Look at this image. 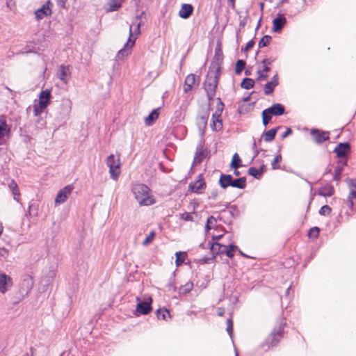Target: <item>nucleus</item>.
Returning a JSON list of instances; mask_svg holds the SVG:
<instances>
[{
  "mask_svg": "<svg viewBox=\"0 0 356 356\" xmlns=\"http://www.w3.org/2000/svg\"><path fill=\"white\" fill-rule=\"evenodd\" d=\"M8 188H10V191L13 193V199L19 202V196L20 193L18 189V186L16 181L14 179H10L8 183Z\"/></svg>",
  "mask_w": 356,
  "mask_h": 356,
  "instance_id": "nucleus-34",
  "label": "nucleus"
},
{
  "mask_svg": "<svg viewBox=\"0 0 356 356\" xmlns=\"http://www.w3.org/2000/svg\"><path fill=\"white\" fill-rule=\"evenodd\" d=\"M156 315L158 319H162L167 321L168 318H171L170 311L165 307L159 308L156 311Z\"/></svg>",
  "mask_w": 356,
  "mask_h": 356,
  "instance_id": "nucleus-36",
  "label": "nucleus"
},
{
  "mask_svg": "<svg viewBox=\"0 0 356 356\" xmlns=\"http://www.w3.org/2000/svg\"><path fill=\"white\" fill-rule=\"evenodd\" d=\"M108 7L106 9L107 13L115 12L122 7V3L119 0H110L108 3Z\"/></svg>",
  "mask_w": 356,
  "mask_h": 356,
  "instance_id": "nucleus-38",
  "label": "nucleus"
},
{
  "mask_svg": "<svg viewBox=\"0 0 356 356\" xmlns=\"http://www.w3.org/2000/svg\"><path fill=\"white\" fill-rule=\"evenodd\" d=\"M160 108L153 109L149 115L145 118V123L147 126L152 125L159 118Z\"/></svg>",
  "mask_w": 356,
  "mask_h": 356,
  "instance_id": "nucleus-33",
  "label": "nucleus"
},
{
  "mask_svg": "<svg viewBox=\"0 0 356 356\" xmlns=\"http://www.w3.org/2000/svg\"><path fill=\"white\" fill-rule=\"evenodd\" d=\"M238 247L234 244H229L228 245H223L224 254L229 258H233L234 256V250H237Z\"/></svg>",
  "mask_w": 356,
  "mask_h": 356,
  "instance_id": "nucleus-40",
  "label": "nucleus"
},
{
  "mask_svg": "<svg viewBox=\"0 0 356 356\" xmlns=\"http://www.w3.org/2000/svg\"><path fill=\"white\" fill-rule=\"evenodd\" d=\"M343 170H342V167H340V165H337L334 170L333 180L339 181L341 179V176Z\"/></svg>",
  "mask_w": 356,
  "mask_h": 356,
  "instance_id": "nucleus-57",
  "label": "nucleus"
},
{
  "mask_svg": "<svg viewBox=\"0 0 356 356\" xmlns=\"http://www.w3.org/2000/svg\"><path fill=\"white\" fill-rule=\"evenodd\" d=\"M225 105L222 101L220 97L217 98V104H216V111L215 113H217L218 114H221L223 109H224Z\"/></svg>",
  "mask_w": 356,
  "mask_h": 356,
  "instance_id": "nucleus-60",
  "label": "nucleus"
},
{
  "mask_svg": "<svg viewBox=\"0 0 356 356\" xmlns=\"http://www.w3.org/2000/svg\"><path fill=\"white\" fill-rule=\"evenodd\" d=\"M286 325V320L284 318H279L277 321V325L273 327L271 332L256 348V354L266 353L270 349L277 346L284 337V329Z\"/></svg>",
  "mask_w": 356,
  "mask_h": 356,
  "instance_id": "nucleus-1",
  "label": "nucleus"
},
{
  "mask_svg": "<svg viewBox=\"0 0 356 356\" xmlns=\"http://www.w3.org/2000/svg\"><path fill=\"white\" fill-rule=\"evenodd\" d=\"M248 174L253 177L256 179H260L262 177L259 173L258 169L255 167L249 168L248 170Z\"/></svg>",
  "mask_w": 356,
  "mask_h": 356,
  "instance_id": "nucleus-52",
  "label": "nucleus"
},
{
  "mask_svg": "<svg viewBox=\"0 0 356 356\" xmlns=\"http://www.w3.org/2000/svg\"><path fill=\"white\" fill-rule=\"evenodd\" d=\"M136 40V37H133L132 26L129 29V35L127 42L124 44V47L121 49L117 54L118 57L127 56L131 53V49L135 44Z\"/></svg>",
  "mask_w": 356,
  "mask_h": 356,
  "instance_id": "nucleus-13",
  "label": "nucleus"
},
{
  "mask_svg": "<svg viewBox=\"0 0 356 356\" xmlns=\"http://www.w3.org/2000/svg\"><path fill=\"white\" fill-rule=\"evenodd\" d=\"M222 244L219 242H209L208 246L212 254V258H216L218 254H224Z\"/></svg>",
  "mask_w": 356,
  "mask_h": 356,
  "instance_id": "nucleus-26",
  "label": "nucleus"
},
{
  "mask_svg": "<svg viewBox=\"0 0 356 356\" xmlns=\"http://www.w3.org/2000/svg\"><path fill=\"white\" fill-rule=\"evenodd\" d=\"M245 65H246L245 60H244L243 59L237 60L235 63V69H234L235 74L237 75L241 74V72H243V70L245 69Z\"/></svg>",
  "mask_w": 356,
  "mask_h": 356,
  "instance_id": "nucleus-44",
  "label": "nucleus"
},
{
  "mask_svg": "<svg viewBox=\"0 0 356 356\" xmlns=\"http://www.w3.org/2000/svg\"><path fill=\"white\" fill-rule=\"evenodd\" d=\"M73 189V184H68L60 189L55 197V204L63 203L67 200L68 195L72 192Z\"/></svg>",
  "mask_w": 356,
  "mask_h": 356,
  "instance_id": "nucleus-16",
  "label": "nucleus"
},
{
  "mask_svg": "<svg viewBox=\"0 0 356 356\" xmlns=\"http://www.w3.org/2000/svg\"><path fill=\"white\" fill-rule=\"evenodd\" d=\"M13 285L12 277L4 272H0V293L5 294Z\"/></svg>",
  "mask_w": 356,
  "mask_h": 356,
  "instance_id": "nucleus-15",
  "label": "nucleus"
},
{
  "mask_svg": "<svg viewBox=\"0 0 356 356\" xmlns=\"http://www.w3.org/2000/svg\"><path fill=\"white\" fill-rule=\"evenodd\" d=\"M38 104L40 109H45L49 105L51 98V90H42L38 96Z\"/></svg>",
  "mask_w": 356,
  "mask_h": 356,
  "instance_id": "nucleus-17",
  "label": "nucleus"
},
{
  "mask_svg": "<svg viewBox=\"0 0 356 356\" xmlns=\"http://www.w3.org/2000/svg\"><path fill=\"white\" fill-rule=\"evenodd\" d=\"M33 279L31 275H25L19 284L18 289L9 295L10 304L15 306L27 296L33 288Z\"/></svg>",
  "mask_w": 356,
  "mask_h": 356,
  "instance_id": "nucleus-4",
  "label": "nucleus"
},
{
  "mask_svg": "<svg viewBox=\"0 0 356 356\" xmlns=\"http://www.w3.org/2000/svg\"><path fill=\"white\" fill-rule=\"evenodd\" d=\"M254 44H255V42H254V39L252 38L246 43L245 46L244 47L241 48V51H245V52L248 51L249 49H250L251 48H252L254 47Z\"/></svg>",
  "mask_w": 356,
  "mask_h": 356,
  "instance_id": "nucleus-61",
  "label": "nucleus"
},
{
  "mask_svg": "<svg viewBox=\"0 0 356 356\" xmlns=\"http://www.w3.org/2000/svg\"><path fill=\"white\" fill-rule=\"evenodd\" d=\"M258 76L257 78V81H264L266 80L268 75L267 74H265L262 70H258L257 72Z\"/></svg>",
  "mask_w": 356,
  "mask_h": 356,
  "instance_id": "nucleus-64",
  "label": "nucleus"
},
{
  "mask_svg": "<svg viewBox=\"0 0 356 356\" xmlns=\"http://www.w3.org/2000/svg\"><path fill=\"white\" fill-rule=\"evenodd\" d=\"M207 187L206 182L204 179L203 175L200 174L195 181H192L188 185V191L191 193L197 194L202 193V191Z\"/></svg>",
  "mask_w": 356,
  "mask_h": 356,
  "instance_id": "nucleus-10",
  "label": "nucleus"
},
{
  "mask_svg": "<svg viewBox=\"0 0 356 356\" xmlns=\"http://www.w3.org/2000/svg\"><path fill=\"white\" fill-rule=\"evenodd\" d=\"M136 309L133 312V314L136 317H138L140 315H147L152 311V298L150 296L145 301H143L140 298L136 297Z\"/></svg>",
  "mask_w": 356,
  "mask_h": 356,
  "instance_id": "nucleus-5",
  "label": "nucleus"
},
{
  "mask_svg": "<svg viewBox=\"0 0 356 356\" xmlns=\"http://www.w3.org/2000/svg\"><path fill=\"white\" fill-rule=\"evenodd\" d=\"M272 40V37L269 35H264L259 41L258 43V47L259 49L264 48L265 47H267L268 44L270 43V42Z\"/></svg>",
  "mask_w": 356,
  "mask_h": 356,
  "instance_id": "nucleus-48",
  "label": "nucleus"
},
{
  "mask_svg": "<svg viewBox=\"0 0 356 356\" xmlns=\"http://www.w3.org/2000/svg\"><path fill=\"white\" fill-rule=\"evenodd\" d=\"M226 330L231 339L233 338L234 328H233V320L232 314L229 313V318L227 319V328Z\"/></svg>",
  "mask_w": 356,
  "mask_h": 356,
  "instance_id": "nucleus-47",
  "label": "nucleus"
},
{
  "mask_svg": "<svg viewBox=\"0 0 356 356\" xmlns=\"http://www.w3.org/2000/svg\"><path fill=\"white\" fill-rule=\"evenodd\" d=\"M46 120L41 115L36 117V119L35 120V126L37 129H44L46 127Z\"/></svg>",
  "mask_w": 356,
  "mask_h": 356,
  "instance_id": "nucleus-51",
  "label": "nucleus"
},
{
  "mask_svg": "<svg viewBox=\"0 0 356 356\" xmlns=\"http://www.w3.org/2000/svg\"><path fill=\"white\" fill-rule=\"evenodd\" d=\"M320 228L318 227H313L310 228L307 233V236L309 238L316 239L319 236Z\"/></svg>",
  "mask_w": 356,
  "mask_h": 356,
  "instance_id": "nucleus-49",
  "label": "nucleus"
},
{
  "mask_svg": "<svg viewBox=\"0 0 356 356\" xmlns=\"http://www.w3.org/2000/svg\"><path fill=\"white\" fill-rule=\"evenodd\" d=\"M217 222V220L215 217L213 216H209L207 220L205 225V232L207 233L209 232L211 229H213V225Z\"/></svg>",
  "mask_w": 356,
  "mask_h": 356,
  "instance_id": "nucleus-50",
  "label": "nucleus"
},
{
  "mask_svg": "<svg viewBox=\"0 0 356 356\" xmlns=\"http://www.w3.org/2000/svg\"><path fill=\"white\" fill-rule=\"evenodd\" d=\"M209 116V111H207L204 113L203 115L199 116L197 119V126L199 130L200 136L202 137V138H204L205 134Z\"/></svg>",
  "mask_w": 356,
  "mask_h": 356,
  "instance_id": "nucleus-18",
  "label": "nucleus"
},
{
  "mask_svg": "<svg viewBox=\"0 0 356 356\" xmlns=\"http://www.w3.org/2000/svg\"><path fill=\"white\" fill-rule=\"evenodd\" d=\"M310 134L312 136L314 142L318 145H321L330 139V132L322 129L312 128L310 130Z\"/></svg>",
  "mask_w": 356,
  "mask_h": 356,
  "instance_id": "nucleus-11",
  "label": "nucleus"
},
{
  "mask_svg": "<svg viewBox=\"0 0 356 356\" xmlns=\"http://www.w3.org/2000/svg\"><path fill=\"white\" fill-rule=\"evenodd\" d=\"M279 76L276 72L274 76L271 78V80L267 81L264 85V93L265 95H270L273 93L276 86L279 85Z\"/></svg>",
  "mask_w": 356,
  "mask_h": 356,
  "instance_id": "nucleus-19",
  "label": "nucleus"
},
{
  "mask_svg": "<svg viewBox=\"0 0 356 356\" xmlns=\"http://www.w3.org/2000/svg\"><path fill=\"white\" fill-rule=\"evenodd\" d=\"M106 165L109 168L111 177L113 180H117L120 174V159H115L113 154H110L106 159Z\"/></svg>",
  "mask_w": 356,
  "mask_h": 356,
  "instance_id": "nucleus-6",
  "label": "nucleus"
},
{
  "mask_svg": "<svg viewBox=\"0 0 356 356\" xmlns=\"http://www.w3.org/2000/svg\"><path fill=\"white\" fill-rule=\"evenodd\" d=\"M204 142H205L204 138H202L200 140V143L196 147V152L195 154L192 166H193L196 164L201 163L203 161V160L208 156V153H209L208 149L203 148ZM191 168H193V167H191ZM191 170H192V168H191Z\"/></svg>",
  "mask_w": 356,
  "mask_h": 356,
  "instance_id": "nucleus-8",
  "label": "nucleus"
},
{
  "mask_svg": "<svg viewBox=\"0 0 356 356\" xmlns=\"http://www.w3.org/2000/svg\"><path fill=\"white\" fill-rule=\"evenodd\" d=\"M210 281V277L209 275L205 276L204 280L201 281L198 280L196 282V286L199 287L201 289H204L207 287L208 283Z\"/></svg>",
  "mask_w": 356,
  "mask_h": 356,
  "instance_id": "nucleus-55",
  "label": "nucleus"
},
{
  "mask_svg": "<svg viewBox=\"0 0 356 356\" xmlns=\"http://www.w3.org/2000/svg\"><path fill=\"white\" fill-rule=\"evenodd\" d=\"M210 127L212 131L216 132L220 131L222 129L221 114H218L217 113L212 114Z\"/></svg>",
  "mask_w": 356,
  "mask_h": 356,
  "instance_id": "nucleus-21",
  "label": "nucleus"
},
{
  "mask_svg": "<svg viewBox=\"0 0 356 356\" xmlns=\"http://www.w3.org/2000/svg\"><path fill=\"white\" fill-rule=\"evenodd\" d=\"M224 56L222 49L221 42L218 40L215 49V54L211 62V65L214 66L216 64L222 65L223 63Z\"/></svg>",
  "mask_w": 356,
  "mask_h": 356,
  "instance_id": "nucleus-20",
  "label": "nucleus"
},
{
  "mask_svg": "<svg viewBox=\"0 0 356 356\" xmlns=\"http://www.w3.org/2000/svg\"><path fill=\"white\" fill-rule=\"evenodd\" d=\"M195 83V75L193 73L189 74L185 79L184 84V92L187 93L191 91Z\"/></svg>",
  "mask_w": 356,
  "mask_h": 356,
  "instance_id": "nucleus-29",
  "label": "nucleus"
},
{
  "mask_svg": "<svg viewBox=\"0 0 356 356\" xmlns=\"http://www.w3.org/2000/svg\"><path fill=\"white\" fill-rule=\"evenodd\" d=\"M221 65L219 64H216L214 66L210 64L209 67L208 73L207 75L209 76H212V79L215 80V83L217 81L219 83L220 77L221 76Z\"/></svg>",
  "mask_w": 356,
  "mask_h": 356,
  "instance_id": "nucleus-23",
  "label": "nucleus"
},
{
  "mask_svg": "<svg viewBox=\"0 0 356 356\" xmlns=\"http://www.w3.org/2000/svg\"><path fill=\"white\" fill-rule=\"evenodd\" d=\"M334 193V186L329 183H327L323 187L319 188L317 193L318 195L325 197H331Z\"/></svg>",
  "mask_w": 356,
  "mask_h": 356,
  "instance_id": "nucleus-28",
  "label": "nucleus"
},
{
  "mask_svg": "<svg viewBox=\"0 0 356 356\" xmlns=\"http://www.w3.org/2000/svg\"><path fill=\"white\" fill-rule=\"evenodd\" d=\"M156 236V232L154 230H152L149 234L146 236V238L144 239L143 242V245H147L149 244H150L154 237Z\"/></svg>",
  "mask_w": 356,
  "mask_h": 356,
  "instance_id": "nucleus-56",
  "label": "nucleus"
},
{
  "mask_svg": "<svg viewBox=\"0 0 356 356\" xmlns=\"http://www.w3.org/2000/svg\"><path fill=\"white\" fill-rule=\"evenodd\" d=\"M229 166L235 168H240L242 166V161L238 153L236 152L234 154Z\"/></svg>",
  "mask_w": 356,
  "mask_h": 356,
  "instance_id": "nucleus-45",
  "label": "nucleus"
},
{
  "mask_svg": "<svg viewBox=\"0 0 356 356\" xmlns=\"http://www.w3.org/2000/svg\"><path fill=\"white\" fill-rule=\"evenodd\" d=\"M233 177L230 174L221 172L218 181V185L222 189H226L232 186Z\"/></svg>",
  "mask_w": 356,
  "mask_h": 356,
  "instance_id": "nucleus-24",
  "label": "nucleus"
},
{
  "mask_svg": "<svg viewBox=\"0 0 356 356\" xmlns=\"http://www.w3.org/2000/svg\"><path fill=\"white\" fill-rule=\"evenodd\" d=\"M281 127H282V126H278V127L272 128L268 131L265 130L262 134V136H264V139L265 142L269 143V142L273 141L276 136L277 131Z\"/></svg>",
  "mask_w": 356,
  "mask_h": 356,
  "instance_id": "nucleus-30",
  "label": "nucleus"
},
{
  "mask_svg": "<svg viewBox=\"0 0 356 356\" xmlns=\"http://www.w3.org/2000/svg\"><path fill=\"white\" fill-rule=\"evenodd\" d=\"M281 161H282V155H281V154L279 153L277 155H275V156L274 157V159L271 163L272 169L273 170L280 169V165L278 164V163Z\"/></svg>",
  "mask_w": 356,
  "mask_h": 356,
  "instance_id": "nucleus-54",
  "label": "nucleus"
},
{
  "mask_svg": "<svg viewBox=\"0 0 356 356\" xmlns=\"http://www.w3.org/2000/svg\"><path fill=\"white\" fill-rule=\"evenodd\" d=\"M253 144L252 146V149L254 152V156L252 159V161L254 160L259 154L260 152L264 151L263 149H258L257 148V143H256L254 138H253Z\"/></svg>",
  "mask_w": 356,
  "mask_h": 356,
  "instance_id": "nucleus-59",
  "label": "nucleus"
},
{
  "mask_svg": "<svg viewBox=\"0 0 356 356\" xmlns=\"http://www.w3.org/2000/svg\"><path fill=\"white\" fill-rule=\"evenodd\" d=\"M350 151L351 145L349 142L339 143L333 150L338 159L348 157V154Z\"/></svg>",
  "mask_w": 356,
  "mask_h": 356,
  "instance_id": "nucleus-12",
  "label": "nucleus"
},
{
  "mask_svg": "<svg viewBox=\"0 0 356 356\" xmlns=\"http://www.w3.org/2000/svg\"><path fill=\"white\" fill-rule=\"evenodd\" d=\"M193 288V283L188 282L184 285H181L178 290L179 294L186 295L190 293Z\"/></svg>",
  "mask_w": 356,
  "mask_h": 356,
  "instance_id": "nucleus-42",
  "label": "nucleus"
},
{
  "mask_svg": "<svg viewBox=\"0 0 356 356\" xmlns=\"http://www.w3.org/2000/svg\"><path fill=\"white\" fill-rule=\"evenodd\" d=\"M9 252L5 248H0V260H6L8 256Z\"/></svg>",
  "mask_w": 356,
  "mask_h": 356,
  "instance_id": "nucleus-63",
  "label": "nucleus"
},
{
  "mask_svg": "<svg viewBox=\"0 0 356 356\" xmlns=\"http://www.w3.org/2000/svg\"><path fill=\"white\" fill-rule=\"evenodd\" d=\"M218 83V81L215 83V80L212 79V76H209V75L206 76V80L203 85L207 99L209 102L213 99L216 95Z\"/></svg>",
  "mask_w": 356,
  "mask_h": 356,
  "instance_id": "nucleus-7",
  "label": "nucleus"
},
{
  "mask_svg": "<svg viewBox=\"0 0 356 356\" xmlns=\"http://www.w3.org/2000/svg\"><path fill=\"white\" fill-rule=\"evenodd\" d=\"M332 211V209L330 206L325 204L321 207V209L318 211V213L321 216H327L330 215Z\"/></svg>",
  "mask_w": 356,
  "mask_h": 356,
  "instance_id": "nucleus-58",
  "label": "nucleus"
},
{
  "mask_svg": "<svg viewBox=\"0 0 356 356\" xmlns=\"http://www.w3.org/2000/svg\"><path fill=\"white\" fill-rule=\"evenodd\" d=\"M193 10L194 7L192 4L183 3L179 11V16L184 19H187L193 15Z\"/></svg>",
  "mask_w": 356,
  "mask_h": 356,
  "instance_id": "nucleus-22",
  "label": "nucleus"
},
{
  "mask_svg": "<svg viewBox=\"0 0 356 356\" xmlns=\"http://www.w3.org/2000/svg\"><path fill=\"white\" fill-rule=\"evenodd\" d=\"M254 83L255 82L254 79L249 77H245L241 82L240 86L243 89L250 90L254 86Z\"/></svg>",
  "mask_w": 356,
  "mask_h": 356,
  "instance_id": "nucleus-39",
  "label": "nucleus"
},
{
  "mask_svg": "<svg viewBox=\"0 0 356 356\" xmlns=\"http://www.w3.org/2000/svg\"><path fill=\"white\" fill-rule=\"evenodd\" d=\"M176 270L172 273V277L170 278V282L167 284V288L169 291L175 292L177 287L174 284Z\"/></svg>",
  "mask_w": 356,
  "mask_h": 356,
  "instance_id": "nucleus-53",
  "label": "nucleus"
},
{
  "mask_svg": "<svg viewBox=\"0 0 356 356\" xmlns=\"http://www.w3.org/2000/svg\"><path fill=\"white\" fill-rule=\"evenodd\" d=\"M72 103L69 98H63L51 114L54 118V124L60 127L65 124L70 117Z\"/></svg>",
  "mask_w": 356,
  "mask_h": 356,
  "instance_id": "nucleus-2",
  "label": "nucleus"
},
{
  "mask_svg": "<svg viewBox=\"0 0 356 356\" xmlns=\"http://www.w3.org/2000/svg\"><path fill=\"white\" fill-rule=\"evenodd\" d=\"M69 73V66L60 65L58 70V77L64 83H67V76Z\"/></svg>",
  "mask_w": 356,
  "mask_h": 356,
  "instance_id": "nucleus-37",
  "label": "nucleus"
},
{
  "mask_svg": "<svg viewBox=\"0 0 356 356\" xmlns=\"http://www.w3.org/2000/svg\"><path fill=\"white\" fill-rule=\"evenodd\" d=\"M186 255V252L182 251H178L175 253V265L177 267L180 266L184 262Z\"/></svg>",
  "mask_w": 356,
  "mask_h": 356,
  "instance_id": "nucleus-43",
  "label": "nucleus"
},
{
  "mask_svg": "<svg viewBox=\"0 0 356 356\" xmlns=\"http://www.w3.org/2000/svg\"><path fill=\"white\" fill-rule=\"evenodd\" d=\"M181 218L184 221L192 222L193 221V216L189 212H184L181 215Z\"/></svg>",
  "mask_w": 356,
  "mask_h": 356,
  "instance_id": "nucleus-62",
  "label": "nucleus"
},
{
  "mask_svg": "<svg viewBox=\"0 0 356 356\" xmlns=\"http://www.w3.org/2000/svg\"><path fill=\"white\" fill-rule=\"evenodd\" d=\"M10 131V129L4 119L0 118V142H2L4 136H8Z\"/></svg>",
  "mask_w": 356,
  "mask_h": 356,
  "instance_id": "nucleus-35",
  "label": "nucleus"
},
{
  "mask_svg": "<svg viewBox=\"0 0 356 356\" xmlns=\"http://www.w3.org/2000/svg\"><path fill=\"white\" fill-rule=\"evenodd\" d=\"M225 209H229V213L232 218H237L240 216V211L236 204H230L229 203H227L225 204Z\"/></svg>",
  "mask_w": 356,
  "mask_h": 356,
  "instance_id": "nucleus-41",
  "label": "nucleus"
},
{
  "mask_svg": "<svg viewBox=\"0 0 356 356\" xmlns=\"http://www.w3.org/2000/svg\"><path fill=\"white\" fill-rule=\"evenodd\" d=\"M272 33H280L287 24V19L284 13L279 12L273 19Z\"/></svg>",
  "mask_w": 356,
  "mask_h": 356,
  "instance_id": "nucleus-9",
  "label": "nucleus"
},
{
  "mask_svg": "<svg viewBox=\"0 0 356 356\" xmlns=\"http://www.w3.org/2000/svg\"><path fill=\"white\" fill-rule=\"evenodd\" d=\"M272 116L273 115H270L267 108L264 109L261 112L262 123L265 127L269 124L272 119Z\"/></svg>",
  "mask_w": 356,
  "mask_h": 356,
  "instance_id": "nucleus-46",
  "label": "nucleus"
},
{
  "mask_svg": "<svg viewBox=\"0 0 356 356\" xmlns=\"http://www.w3.org/2000/svg\"><path fill=\"white\" fill-rule=\"evenodd\" d=\"M131 191L140 206H150L156 202L150 188L145 184L134 185Z\"/></svg>",
  "mask_w": 356,
  "mask_h": 356,
  "instance_id": "nucleus-3",
  "label": "nucleus"
},
{
  "mask_svg": "<svg viewBox=\"0 0 356 356\" xmlns=\"http://www.w3.org/2000/svg\"><path fill=\"white\" fill-rule=\"evenodd\" d=\"M52 3L50 0L46 1L40 8L35 11V16L37 20L42 19L43 18L50 16L52 14L51 6Z\"/></svg>",
  "mask_w": 356,
  "mask_h": 356,
  "instance_id": "nucleus-14",
  "label": "nucleus"
},
{
  "mask_svg": "<svg viewBox=\"0 0 356 356\" xmlns=\"http://www.w3.org/2000/svg\"><path fill=\"white\" fill-rule=\"evenodd\" d=\"M247 186V179L246 177H241L238 178L232 179V188H236L238 189H245Z\"/></svg>",
  "mask_w": 356,
  "mask_h": 356,
  "instance_id": "nucleus-32",
  "label": "nucleus"
},
{
  "mask_svg": "<svg viewBox=\"0 0 356 356\" xmlns=\"http://www.w3.org/2000/svg\"><path fill=\"white\" fill-rule=\"evenodd\" d=\"M293 8L290 11L289 17H293L305 9L307 6L306 0H294Z\"/></svg>",
  "mask_w": 356,
  "mask_h": 356,
  "instance_id": "nucleus-27",
  "label": "nucleus"
},
{
  "mask_svg": "<svg viewBox=\"0 0 356 356\" xmlns=\"http://www.w3.org/2000/svg\"><path fill=\"white\" fill-rule=\"evenodd\" d=\"M56 275V268L54 266L49 267V270L43 276L42 280L45 282V285H49L54 280Z\"/></svg>",
  "mask_w": 356,
  "mask_h": 356,
  "instance_id": "nucleus-31",
  "label": "nucleus"
},
{
  "mask_svg": "<svg viewBox=\"0 0 356 356\" xmlns=\"http://www.w3.org/2000/svg\"><path fill=\"white\" fill-rule=\"evenodd\" d=\"M267 110L273 116H281L285 114V107L280 103L273 104L270 107L267 108Z\"/></svg>",
  "mask_w": 356,
  "mask_h": 356,
  "instance_id": "nucleus-25",
  "label": "nucleus"
}]
</instances>
